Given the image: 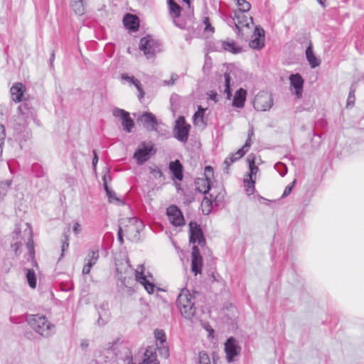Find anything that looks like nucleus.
<instances>
[{"mask_svg":"<svg viewBox=\"0 0 364 364\" xmlns=\"http://www.w3.org/2000/svg\"><path fill=\"white\" fill-rule=\"evenodd\" d=\"M92 153H93L92 166L94 168H95L97 166V164L98 163V156H97V152L95 150H93Z\"/></svg>","mask_w":364,"mask_h":364,"instance_id":"69168bd1","label":"nucleus"},{"mask_svg":"<svg viewBox=\"0 0 364 364\" xmlns=\"http://www.w3.org/2000/svg\"><path fill=\"white\" fill-rule=\"evenodd\" d=\"M139 120L147 130L158 132L157 127L160 123L151 112H144L139 117Z\"/></svg>","mask_w":364,"mask_h":364,"instance_id":"6ab92c4d","label":"nucleus"},{"mask_svg":"<svg viewBox=\"0 0 364 364\" xmlns=\"http://www.w3.org/2000/svg\"><path fill=\"white\" fill-rule=\"evenodd\" d=\"M170 15L173 18H178L180 17L181 12V7L173 0H167Z\"/></svg>","mask_w":364,"mask_h":364,"instance_id":"473e14b6","label":"nucleus"},{"mask_svg":"<svg viewBox=\"0 0 364 364\" xmlns=\"http://www.w3.org/2000/svg\"><path fill=\"white\" fill-rule=\"evenodd\" d=\"M24 93L25 92H11L12 100L15 102H21L24 101L26 99L24 97Z\"/></svg>","mask_w":364,"mask_h":364,"instance_id":"de8ad7c7","label":"nucleus"},{"mask_svg":"<svg viewBox=\"0 0 364 364\" xmlns=\"http://www.w3.org/2000/svg\"><path fill=\"white\" fill-rule=\"evenodd\" d=\"M113 115L121 119L122 125L125 132L129 133L134 127L133 119L129 117V112L119 108L113 110Z\"/></svg>","mask_w":364,"mask_h":364,"instance_id":"2eb2a0df","label":"nucleus"},{"mask_svg":"<svg viewBox=\"0 0 364 364\" xmlns=\"http://www.w3.org/2000/svg\"><path fill=\"white\" fill-rule=\"evenodd\" d=\"M181 101H182L181 97L176 93H173L171 96V97H170L171 109L173 113L176 112L178 110V109L180 108V105H181Z\"/></svg>","mask_w":364,"mask_h":364,"instance_id":"ea45409f","label":"nucleus"},{"mask_svg":"<svg viewBox=\"0 0 364 364\" xmlns=\"http://www.w3.org/2000/svg\"><path fill=\"white\" fill-rule=\"evenodd\" d=\"M123 23L124 26L132 31H137L139 27V18L133 14H127L123 18Z\"/></svg>","mask_w":364,"mask_h":364,"instance_id":"5701e85b","label":"nucleus"},{"mask_svg":"<svg viewBox=\"0 0 364 364\" xmlns=\"http://www.w3.org/2000/svg\"><path fill=\"white\" fill-rule=\"evenodd\" d=\"M203 257L200 255L199 248L194 245L191 252V271L197 275L201 273L203 268Z\"/></svg>","mask_w":364,"mask_h":364,"instance_id":"f3484780","label":"nucleus"},{"mask_svg":"<svg viewBox=\"0 0 364 364\" xmlns=\"http://www.w3.org/2000/svg\"><path fill=\"white\" fill-rule=\"evenodd\" d=\"M220 188H223L222 187H213L211 186V189L210 190L209 193H213L215 196H217L218 193H220Z\"/></svg>","mask_w":364,"mask_h":364,"instance_id":"774afa93","label":"nucleus"},{"mask_svg":"<svg viewBox=\"0 0 364 364\" xmlns=\"http://www.w3.org/2000/svg\"><path fill=\"white\" fill-rule=\"evenodd\" d=\"M211 66H212L211 59L206 58L205 60L203 68V72L204 73L208 72L210 70Z\"/></svg>","mask_w":364,"mask_h":364,"instance_id":"bf43d9fd","label":"nucleus"},{"mask_svg":"<svg viewBox=\"0 0 364 364\" xmlns=\"http://www.w3.org/2000/svg\"><path fill=\"white\" fill-rule=\"evenodd\" d=\"M205 109H203L201 106H199L197 112L193 117V124L196 126L205 127L206 122L204 120Z\"/></svg>","mask_w":364,"mask_h":364,"instance_id":"c85d7f7f","label":"nucleus"},{"mask_svg":"<svg viewBox=\"0 0 364 364\" xmlns=\"http://www.w3.org/2000/svg\"><path fill=\"white\" fill-rule=\"evenodd\" d=\"M247 12L234 11L233 16H230V21L229 24L233 23L236 28V32L238 36H242V28H249L250 23H253V19L251 16L247 14Z\"/></svg>","mask_w":364,"mask_h":364,"instance_id":"39448f33","label":"nucleus"},{"mask_svg":"<svg viewBox=\"0 0 364 364\" xmlns=\"http://www.w3.org/2000/svg\"><path fill=\"white\" fill-rule=\"evenodd\" d=\"M99 249L97 247H93L90 249L86 257V262L92 264L94 266L99 259Z\"/></svg>","mask_w":364,"mask_h":364,"instance_id":"c9c22d12","label":"nucleus"},{"mask_svg":"<svg viewBox=\"0 0 364 364\" xmlns=\"http://www.w3.org/2000/svg\"><path fill=\"white\" fill-rule=\"evenodd\" d=\"M241 347L238 345L237 340L230 337L225 343V353L228 363H232L235 357L240 355Z\"/></svg>","mask_w":364,"mask_h":364,"instance_id":"f8f14e48","label":"nucleus"},{"mask_svg":"<svg viewBox=\"0 0 364 364\" xmlns=\"http://www.w3.org/2000/svg\"><path fill=\"white\" fill-rule=\"evenodd\" d=\"M247 161L249 164L250 172L248 173V175H247L248 178H245L244 180V182H245V184L246 186L245 191L247 195L250 196V195L253 194L254 191H255V179H253V177L254 176L255 177L259 168L255 165L254 157L252 159H251L250 156H249L247 158Z\"/></svg>","mask_w":364,"mask_h":364,"instance_id":"9b49d317","label":"nucleus"},{"mask_svg":"<svg viewBox=\"0 0 364 364\" xmlns=\"http://www.w3.org/2000/svg\"><path fill=\"white\" fill-rule=\"evenodd\" d=\"M143 228V223L136 218H129V225H127L125 231L134 238H137L141 230Z\"/></svg>","mask_w":364,"mask_h":364,"instance_id":"aec40b11","label":"nucleus"},{"mask_svg":"<svg viewBox=\"0 0 364 364\" xmlns=\"http://www.w3.org/2000/svg\"><path fill=\"white\" fill-rule=\"evenodd\" d=\"M139 47L147 58L153 57L161 51V44L149 35L141 38Z\"/></svg>","mask_w":364,"mask_h":364,"instance_id":"0eeeda50","label":"nucleus"},{"mask_svg":"<svg viewBox=\"0 0 364 364\" xmlns=\"http://www.w3.org/2000/svg\"><path fill=\"white\" fill-rule=\"evenodd\" d=\"M250 46L254 49H261L264 47V39L258 37H254L249 43Z\"/></svg>","mask_w":364,"mask_h":364,"instance_id":"c03bdc74","label":"nucleus"},{"mask_svg":"<svg viewBox=\"0 0 364 364\" xmlns=\"http://www.w3.org/2000/svg\"><path fill=\"white\" fill-rule=\"evenodd\" d=\"M306 57L311 68H315L321 64V60L315 55L313 46L310 42L306 49Z\"/></svg>","mask_w":364,"mask_h":364,"instance_id":"bb28decb","label":"nucleus"},{"mask_svg":"<svg viewBox=\"0 0 364 364\" xmlns=\"http://www.w3.org/2000/svg\"><path fill=\"white\" fill-rule=\"evenodd\" d=\"M142 364H159L157 360L156 348L148 346L144 352Z\"/></svg>","mask_w":364,"mask_h":364,"instance_id":"393cba45","label":"nucleus"},{"mask_svg":"<svg viewBox=\"0 0 364 364\" xmlns=\"http://www.w3.org/2000/svg\"><path fill=\"white\" fill-rule=\"evenodd\" d=\"M242 71L235 65H230L225 73L218 78L219 89L223 91H231L242 79Z\"/></svg>","mask_w":364,"mask_h":364,"instance_id":"f03ea898","label":"nucleus"},{"mask_svg":"<svg viewBox=\"0 0 364 364\" xmlns=\"http://www.w3.org/2000/svg\"><path fill=\"white\" fill-rule=\"evenodd\" d=\"M203 23L205 25V28H204L205 32H209V33H214L215 28L211 25V23H210L209 17H207V16L203 18Z\"/></svg>","mask_w":364,"mask_h":364,"instance_id":"49530a36","label":"nucleus"},{"mask_svg":"<svg viewBox=\"0 0 364 364\" xmlns=\"http://www.w3.org/2000/svg\"><path fill=\"white\" fill-rule=\"evenodd\" d=\"M212 181L203 178H198L196 180V190L203 193L204 195H208L210 190L211 189Z\"/></svg>","mask_w":364,"mask_h":364,"instance_id":"a878e982","label":"nucleus"},{"mask_svg":"<svg viewBox=\"0 0 364 364\" xmlns=\"http://www.w3.org/2000/svg\"><path fill=\"white\" fill-rule=\"evenodd\" d=\"M272 105L273 99L270 92H258L253 100V106L257 111H267Z\"/></svg>","mask_w":364,"mask_h":364,"instance_id":"1a4fd4ad","label":"nucleus"},{"mask_svg":"<svg viewBox=\"0 0 364 364\" xmlns=\"http://www.w3.org/2000/svg\"><path fill=\"white\" fill-rule=\"evenodd\" d=\"M151 151L152 146H148L143 142L134 152V158L136 160L139 165H141L148 161Z\"/></svg>","mask_w":364,"mask_h":364,"instance_id":"a211bd4d","label":"nucleus"},{"mask_svg":"<svg viewBox=\"0 0 364 364\" xmlns=\"http://www.w3.org/2000/svg\"><path fill=\"white\" fill-rule=\"evenodd\" d=\"M191 126L186 123L183 117H179L175 122L173 128L174 137L181 142L188 141Z\"/></svg>","mask_w":364,"mask_h":364,"instance_id":"6e6552de","label":"nucleus"},{"mask_svg":"<svg viewBox=\"0 0 364 364\" xmlns=\"http://www.w3.org/2000/svg\"><path fill=\"white\" fill-rule=\"evenodd\" d=\"M290 84L296 91L302 90L304 80L299 74H292L289 77Z\"/></svg>","mask_w":364,"mask_h":364,"instance_id":"7c9ffc66","label":"nucleus"},{"mask_svg":"<svg viewBox=\"0 0 364 364\" xmlns=\"http://www.w3.org/2000/svg\"><path fill=\"white\" fill-rule=\"evenodd\" d=\"M246 152L244 148H241L237 152L230 154L224 161V164H226V168L229 167L235 161L242 158Z\"/></svg>","mask_w":364,"mask_h":364,"instance_id":"c756f323","label":"nucleus"},{"mask_svg":"<svg viewBox=\"0 0 364 364\" xmlns=\"http://www.w3.org/2000/svg\"><path fill=\"white\" fill-rule=\"evenodd\" d=\"M355 101L354 92H349L348 99L346 100V108L349 109L353 107Z\"/></svg>","mask_w":364,"mask_h":364,"instance_id":"3c124183","label":"nucleus"},{"mask_svg":"<svg viewBox=\"0 0 364 364\" xmlns=\"http://www.w3.org/2000/svg\"><path fill=\"white\" fill-rule=\"evenodd\" d=\"M246 94L247 92H235L232 105L237 108H242L246 100Z\"/></svg>","mask_w":364,"mask_h":364,"instance_id":"e433bc0d","label":"nucleus"},{"mask_svg":"<svg viewBox=\"0 0 364 364\" xmlns=\"http://www.w3.org/2000/svg\"><path fill=\"white\" fill-rule=\"evenodd\" d=\"M254 37H258L259 38H264V30L260 26H256L254 31Z\"/></svg>","mask_w":364,"mask_h":364,"instance_id":"4d7b16f0","label":"nucleus"},{"mask_svg":"<svg viewBox=\"0 0 364 364\" xmlns=\"http://www.w3.org/2000/svg\"><path fill=\"white\" fill-rule=\"evenodd\" d=\"M173 19V23L175 24L176 26L181 29H184L186 28V23L183 21H181L179 18Z\"/></svg>","mask_w":364,"mask_h":364,"instance_id":"13d9d810","label":"nucleus"},{"mask_svg":"<svg viewBox=\"0 0 364 364\" xmlns=\"http://www.w3.org/2000/svg\"><path fill=\"white\" fill-rule=\"evenodd\" d=\"M136 280L142 284L149 294H153L155 290V285L151 282L152 276L150 274L148 275L144 273V267L142 264L138 266L135 271Z\"/></svg>","mask_w":364,"mask_h":364,"instance_id":"9d476101","label":"nucleus"},{"mask_svg":"<svg viewBox=\"0 0 364 364\" xmlns=\"http://www.w3.org/2000/svg\"><path fill=\"white\" fill-rule=\"evenodd\" d=\"M84 0H70V6L75 14L82 16L85 13Z\"/></svg>","mask_w":364,"mask_h":364,"instance_id":"72a5a7b5","label":"nucleus"},{"mask_svg":"<svg viewBox=\"0 0 364 364\" xmlns=\"http://www.w3.org/2000/svg\"><path fill=\"white\" fill-rule=\"evenodd\" d=\"M10 91H26V86L21 82H16L12 85Z\"/></svg>","mask_w":364,"mask_h":364,"instance_id":"6e6d98bb","label":"nucleus"},{"mask_svg":"<svg viewBox=\"0 0 364 364\" xmlns=\"http://www.w3.org/2000/svg\"><path fill=\"white\" fill-rule=\"evenodd\" d=\"M154 337L156 338L157 346L159 345H159H164L166 343V336L163 330L156 329L154 331Z\"/></svg>","mask_w":364,"mask_h":364,"instance_id":"79ce46f5","label":"nucleus"},{"mask_svg":"<svg viewBox=\"0 0 364 364\" xmlns=\"http://www.w3.org/2000/svg\"><path fill=\"white\" fill-rule=\"evenodd\" d=\"M236 2L238 10L236 11L248 12L251 9V4L246 0H234Z\"/></svg>","mask_w":364,"mask_h":364,"instance_id":"37998d69","label":"nucleus"},{"mask_svg":"<svg viewBox=\"0 0 364 364\" xmlns=\"http://www.w3.org/2000/svg\"><path fill=\"white\" fill-rule=\"evenodd\" d=\"M14 129L16 139L19 141L26 140L31 135L30 130L26 128L25 124H17Z\"/></svg>","mask_w":364,"mask_h":364,"instance_id":"cd10ccee","label":"nucleus"},{"mask_svg":"<svg viewBox=\"0 0 364 364\" xmlns=\"http://www.w3.org/2000/svg\"><path fill=\"white\" fill-rule=\"evenodd\" d=\"M166 215L173 225L180 227L185 224L183 215L176 205H170L166 210Z\"/></svg>","mask_w":364,"mask_h":364,"instance_id":"4468645a","label":"nucleus"},{"mask_svg":"<svg viewBox=\"0 0 364 364\" xmlns=\"http://www.w3.org/2000/svg\"><path fill=\"white\" fill-rule=\"evenodd\" d=\"M151 173L154 176L155 178H161L163 175L162 171L158 167L151 168Z\"/></svg>","mask_w":364,"mask_h":364,"instance_id":"052dcab7","label":"nucleus"},{"mask_svg":"<svg viewBox=\"0 0 364 364\" xmlns=\"http://www.w3.org/2000/svg\"><path fill=\"white\" fill-rule=\"evenodd\" d=\"M12 184L11 179L0 181V202L3 201Z\"/></svg>","mask_w":364,"mask_h":364,"instance_id":"4c0bfd02","label":"nucleus"},{"mask_svg":"<svg viewBox=\"0 0 364 364\" xmlns=\"http://www.w3.org/2000/svg\"><path fill=\"white\" fill-rule=\"evenodd\" d=\"M24 271L26 272V280L28 286L31 289H35L36 287V274L35 271L33 269L25 268Z\"/></svg>","mask_w":364,"mask_h":364,"instance_id":"f704fd0d","label":"nucleus"},{"mask_svg":"<svg viewBox=\"0 0 364 364\" xmlns=\"http://www.w3.org/2000/svg\"><path fill=\"white\" fill-rule=\"evenodd\" d=\"M251 144H252V138H247L245 141V144H244V146L242 148H244V149H245L246 151H247L249 150L250 147L251 146Z\"/></svg>","mask_w":364,"mask_h":364,"instance_id":"338daca9","label":"nucleus"},{"mask_svg":"<svg viewBox=\"0 0 364 364\" xmlns=\"http://www.w3.org/2000/svg\"><path fill=\"white\" fill-rule=\"evenodd\" d=\"M158 350L159 351L160 355L164 358H167L169 356V350L168 348L165 345H160L158 347Z\"/></svg>","mask_w":364,"mask_h":364,"instance_id":"8fccbe9b","label":"nucleus"},{"mask_svg":"<svg viewBox=\"0 0 364 364\" xmlns=\"http://www.w3.org/2000/svg\"><path fill=\"white\" fill-rule=\"evenodd\" d=\"M169 169L174 178L182 181L183 178V167L179 160H175L169 163Z\"/></svg>","mask_w":364,"mask_h":364,"instance_id":"b1692460","label":"nucleus"},{"mask_svg":"<svg viewBox=\"0 0 364 364\" xmlns=\"http://www.w3.org/2000/svg\"><path fill=\"white\" fill-rule=\"evenodd\" d=\"M25 242H26V248L28 250V258L27 259L28 260L31 259L32 261V262L33 263V266L38 267V263L35 259V255H36L35 245H34V242L33 240L32 230L31 229L28 230V238H27V240Z\"/></svg>","mask_w":364,"mask_h":364,"instance_id":"4be33fe9","label":"nucleus"},{"mask_svg":"<svg viewBox=\"0 0 364 364\" xmlns=\"http://www.w3.org/2000/svg\"><path fill=\"white\" fill-rule=\"evenodd\" d=\"M178 75L176 73H173L171 76L170 80H164L162 83H163V85L169 87L171 85H173L176 83V82L178 80Z\"/></svg>","mask_w":364,"mask_h":364,"instance_id":"603ef678","label":"nucleus"},{"mask_svg":"<svg viewBox=\"0 0 364 364\" xmlns=\"http://www.w3.org/2000/svg\"><path fill=\"white\" fill-rule=\"evenodd\" d=\"M73 230L76 235L81 232V225L78 222L74 223Z\"/></svg>","mask_w":364,"mask_h":364,"instance_id":"e2e57ef3","label":"nucleus"},{"mask_svg":"<svg viewBox=\"0 0 364 364\" xmlns=\"http://www.w3.org/2000/svg\"><path fill=\"white\" fill-rule=\"evenodd\" d=\"M296 183V180L293 181L291 183H289L284 189V193L282 194V198H285L288 196L291 192L292 191V189Z\"/></svg>","mask_w":364,"mask_h":364,"instance_id":"5fc2aeb1","label":"nucleus"},{"mask_svg":"<svg viewBox=\"0 0 364 364\" xmlns=\"http://www.w3.org/2000/svg\"><path fill=\"white\" fill-rule=\"evenodd\" d=\"M98 314L97 324L99 326H104L108 321L109 314L105 308L101 306L98 310Z\"/></svg>","mask_w":364,"mask_h":364,"instance_id":"a19ab883","label":"nucleus"},{"mask_svg":"<svg viewBox=\"0 0 364 364\" xmlns=\"http://www.w3.org/2000/svg\"><path fill=\"white\" fill-rule=\"evenodd\" d=\"M176 305L182 316L191 319L196 314L195 296L187 289H183L176 300Z\"/></svg>","mask_w":364,"mask_h":364,"instance_id":"7ed1b4c3","label":"nucleus"},{"mask_svg":"<svg viewBox=\"0 0 364 364\" xmlns=\"http://www.w3.org/2000/svg\"><path fill=\"white\" fill-rule=\"evenodd\" d=\"M217 51H226L233 54H237L242 52V47L237 45L233 40L219 41L216 43Z\"/></svg>","mask_w":364,"mask_h":364,"instance_id":"dca6fc26","label":"nucleus"},{"mask_svg":"<svg viewBox=\"0 0 364 364\" xmlns=\"http://www.w3.org/2000/svg\"><path fill=\"white\" fill-rule=\"evenodd\" d=\"M190 228V242L193 244L197 243L198 245L203 247L205 245V240L202 229L196 222L191 221L189 223Z\"/></svg>","mask_w":364,"mask_h":364,"instance_id":"ddd939ff","label":"nucleus"},{"mask_svg":"<svg viewBox=\"0 0 364 364\" xmlns=\"http://www.w3.org/2000/svg\"><path fill=\"white\" fill-rule=\"evenodd\" d=\"M198 364H210L209 356L205 352H200L199 353Z\"/></svg>","mask_w":364,"mask_h":364,"instance_id":"09e8293b","label":"nucleus"},{"mask_svg":"<svg viewBox=\"0 0 364 364\" xmlns=\"http://www.w3.org/2000/svg\"><path fill=\"white\" fill-rule=\"evenodd\" d=\"M220 191L217 196H215L213 193L204 195V198L201 203V210L204 215H207L210 213L213 203L215 206H220L223 203L225 192L223 188H220Z\"/></svg>","mask_w":364,"mask_h":364,"instance_id":"423d86ee","label":"nucleus"},{"mask_svg":"<svg viewBox=\"0 0 364 364\" xmlns=\"http://www.w3.org/2000/svg\"><path fill=\"white\" fill-rule=\"evenodd\" d=\"M104 181V188L106 191L107 196L108 198V200L109 203H120L122 201L121 200L116 196V193L114 191H112L111 188H109V186L107 184L106 182V176H104L103 177Z\"/></svg>","mask_w":364,"mask_h":364,"instance_id":"2f4dec72","label":"nucleus"},{"mask_svg":"<svg viewBox=\"0 0 364 364\" xmlns=\"http://www.w3.org/2000/svg\"><path fill=\"white\" fill-rule=\"evenodd\" d=\"M122 80L129 85H134L138 91H143L141 87L140 81L134 76H129L127 74L122 75Z\"/></svg>","mask_w":364,"mask_h":364,"instance_id":"58836bf2","label":"nucleus"},{"mask_svg":"<svg viewBox=\"0 0 364 364\" xmlns=\"http://www.w3.org/2000/svg\"><path fill=\"white\" fill-rule=\"evenodd\" d=\"M65 240L63 242L61 245V256L60 258H62L64 256L65 252L67 251L69 247V239L68 236L65 235Z\"/></svg>","mask_w":364,"mask_h":364,"instance_id":"864d4df0","label":"nucleus"},{"mask_svg":"<svg viewBox=\"0 0 364 364\" xmlns=\"http://www.w3.org/2000/svg\"><path fill=\"white\" fill-rule=\"evenodd\" d=\"M18 109L21 114H25V110H28L29 109V105L28 103L24 102L21 104Z\"/></svg>","mask_w":364,"mask_h":364,"instance_id":"680f3d73","label":"nucleus"},{"mask_svg":"<svg viewBox=\"0 0 364 364\" xmlns=\"http://www.w3.org/2000/svg\"><path fill=\"white\" fill-rule=\"evenodd\" d=\"M93 266L92 265V264H88L87 262H86L85 264L84 265L83 268H82V274H90L91 268Z\"/></svg>","mask_w":364,"mask_h":364,"instance_id":"0e129e2a","label":"nucleus"},{"mask_svg":"<svg viewBox=\"0 0 364 364\" xmlns=\"http://www.w3.org/2000/svg\"><path fill=\"white\" fill-rule=\"evenodd\" d=\"M13 241L11 243V247L14 252L16 256H18L21 253V247L23 245V237L21 232L19 229L16 228L12 232ZM25 241V240H23Z\"/></svg>","mask_w":364,"mask_h":364,"instance_id":"412c9836","label":"nucleus"},{"mask_svg":"<svg viewBox=\"0 0 364 364\" xmlns=\"http://www.w3.org/2000/svg\"><path fill=\"white\" fill-rule=\"evenodd\" d=\"M106 353L107 356L114 355L117 359L122 360L124 364L133 363L132 351L126 343L115 344L111 348L107 349Z\"/></svg>","mask_w":364,"mask_h":364,"instance_id":"20e7f679","label":"nucleus"},{"mask_svg":"<svg viewBox=\"0 0 364 364\" xmlns=\"http://www.w3.org/2000/svg\"><path fill=\"white\" fill-rule=\"evenodd\" d=\"M214 172L213 168L210 166H207L204 169V177L203 178L208 179L210 181H212V178H213Z\"/></svg>","mask_w":364,"mask_h":364,"instance_id":"a18cd8bd","label":"nucleus"},{"mask_svg":"<svg viewBox=\"0 0 364 364\" xmlns=\"http://www.w3.org/2000/svg\"><path fill=\"white\" fill-rule=\"evenodd\" d=\"M26 321L35 332L44 338H48L55 333V326L43 315H28Z\"/></svg>","mask_w":364,"mask_h":364,"instance_id":"f257e3e1","label":"nucleus"}]
</instances>
